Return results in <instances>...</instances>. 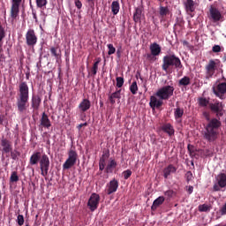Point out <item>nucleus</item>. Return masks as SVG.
Listing matches in <instances>:
<instances>
[{"label":"nucleus","instance_id":"nucleus-19","mask_svg":"<svg viewBox=\"0 0 226 226\" xmlns=\"http://www.w3.org/2000/svg\"><path fill=\"white\" fill-rule=\"evenodd\" d=\"M41 152H34L29 159V164L30 165H37L40 163V161L41 160Z\"/></svg>","mask_w":226,"mask_h":226},{"label":"nucleus","instance_id":"nucleus-32","mask_svg":"<svg viewBox=\"0 0 226 226\" xmlns=\"http://www.w3.org/2000/svg\"><path fill=\"white\" fill-rule=\"evenodd\" d=\"M77 158H79V154H77V151L71 148L68 152V158L67 159L72 160L73 162H77Z\"/></svg>","mask_w":226,"mask_h":226},{"label":"nucleus","instance_id":"nucleus-59","mask_svg":"<svg viewBox=\"0 0 226 226\" xmlns=\"http://www.w3.org/2000/svg\"><path fill=\"white\" fill-rule=\"evenodd\" d=\"M159 3H163L164 0H157Z\"/></svg>","mask_w":226,"mask_h":226},{"label":"nucleus","instance_id":"nucleus-30","mask_svg":"<svg viewBox=\"0 0 226 226\" xmlns=\"http://www.w3.org/2000/svg\"><path fill=\"white\" fill-rule=\"evenodd\" d=\"M100 63H102V58L101 57L96 58V61L94 62L91 69L92 77H94L96 73H98V64H100Z\"/></svg>","mask_w":226,"mask_h":226},{"label":"nucleus","instance_id":"nucleus-56","mask_svg":"<svg viewBox=\"0 0 226 226\" xmlns=\"http://www.w3.org/2000/svg\"><path fill=\"white\" fill-rule=\"evenodd\" d=\"M33 15H34V19L36 20V19H38L37 16H36V13L33 12Z\"/></svg>","mask_w":226,"mask_h":226},{"label":"nucleus","instance_id":"nucleus-20","mask_svg":"<svg viewBox=\"0 0 226 226\" xmlns=\"http://www.w3.org/2000/svg\"><path fill=\"white\" fill-rule=\"evenodd\" d=\"M165 202V197L163 196H159L157 199H155L152 204L151 209L152 211H156L162 204Z\"/></svg>","mask_w":226,"mask_h":226},{"label":"nucleus","instance_id":"nucleus-12","mask_svg":"<svg viewBox=\"0 0 226 226\" xmlns=\"http://www.w3.org/2000/svg\"><path fill=\"white\" fill-rule=\"evenodd\" d=\"M209 13L210 19L214 22H220V20H223V16L222 15V12H220V10L213 5L209 8Z\"/></svg>","mask_w":226,"mask_h":226},{"label":"nucleus","instance_id":"nucleus-45","mask_svg":"<svg viewBox=\"0 0 226 226\" xmlns=\"http://www.w3.org/2000/svg\"><path fill=\"white\" fill-rule=\"evenodd\" d=\"M9 153H11V158L12 159V160H17V158H18V156L20 154V153H19V151H17V150H11V152H9Z\"/></svg>","mask_w":226,"mask_h":226},{"label":"nucleus","instance_id":"nucleus-42","mask_svg":"<svg viewBox=\"0 0 226 226\" xmlns=\"http://www.w3.org/2000/svg\"><path fill=\"white\" fill-rule=\"evenodd\" d=\"M5 37H6V32L4 31V28L3 27V26L0 25V43L1 41H3V40H4Z\"/></svg>","mask_w":226,"mask_h":226},{"label":"nucleus","instance_id":"nucleus-60","mask_svg":"<svg viewBox=\"0 0 226 226\" xmlns=\"http://www.w3.org/2000/svg\"><path fill=\"white\" fill-rule=\"evenodd\" d=\"M139 79H140V80H142V78H141V77H140Z\"/></svg>","mask_w":226,"mask_h":226},{"label":"nucleus","instance_id":"nucleus-15","mask_svg":"<svg viewBox=\"0 0 226 226\" xmlns=\"http://www.w3.org/2000/svg\"><path fill=\"white\" fill-rule=\"evenodd\" d=\"M78 109L81 114H84V112H87V110L91 109V101H89L88 99H83L79 104Z\"/></svg>","mask_w":226,"mask_h":226},{"label":"nucleus","instance_id":"nucleus-6","mask_svg":"<svg viewBox=\"0 0 226 226\" xmlns=\"http://www.w3.org/2000/svg\"><path fill=\"white\" fill-rule=\"evenodd\" d=\"M41 174L46 177L49 176V169H50V159L47 154H43L41 157V161L39 162Z\"/></svg>","mask_w":226,"mask_h":226},{"label":"nucleus","instance_id":"nucleus-44","mask_svg":"<svg viewBox=\"0 0 226 226\" xmlns=\"http://www.w3.org/2000/svg\"><path fill=\"white\" fill-rule=\"evenodd\" d=\"M164 195L168 197V199H172V197L176 195V192L173 190H168L164 192Z\"/></svg>","mask_w":226,"mask_h":226},{"label":"nucleus","instance_id":"nucleus-29","mask_svg":"<svg viewBox=\"0 0 226 226\" xmlns=\"http://www.w3.org/2000/svg\"><path fill=\"white\" fill-rule=\"evenodd\" d=\"M119 10H121L119 1H113L111 4V12L113 15H117V13H119Z\"/></svg>","mask_w":226,"mask_h":226},{"label":"nucleus","instance_id":"nucleus-51","mask_svg":"<svg viewBox=\"0 0 226 226\" xmlns=\"http://www.w3.org/2000/svg\"><path fill=\"white\" fill-rule=\"evenodd\" d=\"M94 1L96 0H87V3H89V6L92 10H94Z\"/></svg>","mask_w":226,"mask_h":226},{"label":"nucleus","instance_id":"nucleus-39","mask_svg":"<svg viewBox=\"0 0 226 226\" xmlns=\"http://www.w3.org/2000/svg\"><path fill=\"white\" fill-rule=\"evenodd\" d=\"M109 153H104L102 154V156L101 157L100 161H99V165H104L105 166V163L107 162V159H109Z\"/></svg>","mask_w":226,"mask_h":226},{"label":"nucleus","instance_id":"nucleus-28","mask_svg":"<svg viewBox=\"0 0 226 226\" xmlns=\"http://www.w3.org/2000/svg\"><path fill=\"white\" fill-rule=\"evenodd\" d=\"M51 56L56 59V61H59L61 59V50L58 47H51L50 48Z\"/></svg>","mask_w":226,"mask_h":226},{"label":"nucleus","instance_id":"nucleus-57","mask_svg":"<svg viewBox=\"0 0 226 226\" xmlns=\"http://www.w3.org/2000/svg\"><path fill=\"white\" fill-rule=\"evenodd\" d=\"M183 45H188V41H183Z\"/></svg>","mask_w":226,"mask_h":226},{"label":"nucleus","instance_id":"nucleus-26","mask_svg":"<svg viewBox=\"0 0 226 226\" xmlns=\"http://www.w3.org/2000/svg\"><path fill=\"white\" fill-rule=\"evenodd\" d=\"M116 167H117V162H116V160H110L105 169L106 174H112Z\"/></svg>","mask_w":226,"mask_h":226},{"label":"nucleus","instance_id":"nucleus-2","mask_svg":"<svg viewBox=\"0 0 226 226\" xmlns=\"http://www.w3.org/2000/svg\"><path fill=\"white\" fill-rule=\"evenodd\" d=\"M16 100L18 112L23 116L29 107V86L26 81L19 83Z\"/></svg>","mask_w":226,"mask_h":226},{"label":"nucleus","instance_id":"nucleus-7","mask_svg":"<svg viewBox=\"0 0 226 226\" xmlns=\"http://www.w3.org/2000/svg\"><path fill=\"white\" fill-rule=\"evenodd\" d=\"M222 188H226V173H219L215 177L213 192H221Z\"/></svg>","mask_w":226,"mask_h":226},{"label":"nucleus","instance_id":"nucleus-47","mask_svg":"<svg viewBox=\"0 0 226 226\" xmlns=\"http://www.w3.org/2000/svg\"><path fill=\"white\" fill-rule=\"evenodd\" d=\"M124 179H130L132 177V171L130 170H124L123 172Z\"/></svg>","mask_w":226,"mask_h":226},{"label":"nucleus","instance_id":"nucleus-52","mask_svg":"<svg viewBox=\"0 0 226 226\" xmlns=\"http://www.w3.org/2000/svg\"><path fill=\"white\" fill-rule=\"evenodd\" d=\"M186 191L188 192L189 195H192V193H193V186L189 185Z\"/></svg>","mask_w":226,"mask_h":226},{"label":"nucleus","instance_id":"nucleus-48","mask_svg":"<svg viewBox=\"0 0 226 226\" xmlns=\"http://www.w3.org/2000/svg\"><path fill=\"white\" fill-rule=\"evenodd\" d=\"M212 52H215V53L222 52V47H220V45L213 46Z\"/></svg>","mask_w":226,"mask_h":226},{"label":"nucleus","instance_id":"nucleus-37","mask_svg":"<svg viewBox=\"0 0 226 226\" xmlns=\"http://www.w3.org/2000/svg\"><path fill=\"white\" fill-rule=\"evenodd\" d=\"M130 91L132 94H137V91H139V86H137V81H133L130 86Z\"/></svg>","mask_w":226,"mask_h":226},{"label":"nucleus","instance_id":"nucleus-3","mask_svg":"<svg viewBox=\"0 0 226 226\" xmlns=\"http://www.w3.org/2000/svg\"><path fill=\"white\" fill-rule=\"evenodd\" d=\"M171 96H174V87L169 85L164 86L157 90L155 96L152 95L150 97L149 105L151 109H160L163 105V100H169Z\"/></svg>","mask_w":226,"mask_h":226},{"label":"nucleus","instance_id":"nucleus-58","mask_svg":"<svg viewBox=\"0 0 226 226\" xmlns=\"http://www.w3.org/2000/svg\"><path fill=\"white\" fill-rule=\"evenodd\" d=\"M187 149H188L189 151H192V149L190 148V145H188Z\"/></svg>","mask_w":226,"mask_h":226},{"label":"nucleus","instance_id":"nucleus-22","mask_svg":"<svg viewBox=\"0 0 226 226\" xmlns=\"http://www.w3.org/2000/svg\"><path fill=\"white\" fill-rule=\"evenodd\" d=\"M41 125L43 126V128H50V126H52L50 119L49 118V116L45 114V112H43L41 115Z\"/></svg>","mask_w":226,"mask_h":226},{"label":"nucleus","instance_id":"nucleus-41","mask_svg":"<svg viewBox=\"0 0 226 226\" xmlns=\"http://www.w3.org/2000/svg\"><path fill=\"white\" fill-rule=\"evenodd\" d=\"M11 183H17L19 181V176L17 175L16 171H13L10 177Z\"/></svg>","mask_w":226,"mask_h":226},{"label":"nucleus","instance_id":"nucleus-8","mask_svg":"<svg viewBox=\"0 0 226 226\" xmlns=\"http://www.w3.org/2000/svg\"><path fill=\"white\" fill-rule=\"evenodd\" d=\"M213 93L217 98H220V100H225L226 82L218 83L215 87H213Z\"/></svg>","mask_w":226,"mask_h":226},{"label":"nucleus","instance_id":"nucleus-36","mask_svg":"<svg viewBox=\"0 0 226 226\" xmlns=\"http://www.w3.org/2000/svg\"><path fill=\"white\" fill-rule=\"evenodd\" d=\"M185 114V109L181 108H177L175 109V119H179L183 117V115Z\"/></svg>","mask_w":226,"mask_h":226},{"label":"nucleus","instance_id":"nucleus-35","mask_svg":"<svg viewBox=\"0 0 226 226\" xmlns=\"http://www.w3.org/2000/svg\"><path fill=\"white\" fill-rule=\"evenodd\" d=\"M169 7L160 6L159 8V14L162 19H163V17H167V15H169Z\"/></svg>","mask_w":226,"mask_h":226},{"label":"nucleus","instance_id":"nucleus-46","mask_svg":"<svg viewBox=\"0 0 226 226\" xmlns=\"http://www.w3.org/2000/svg\"><path fill=\"white\" fill-rule=\"evenodd\" d=\"M17 223L19 226L24 225V215H18V217H17Z\"/></svg>","mask_w":226,"mask_h":226},{"label":"nucleus","instance_id":"nucleus-9","mask_svg":"<svg viewBox=\"0 0 226 226\" xmlns=\"http://www.w3.org/2000/svg\"><path fill=\"white\" fill-rule=\"evenodd\" d=\"M99 204L100 195L96 193H92L87 202V207H89L90 211H96V209H98Z\"/></svg>","mask_w":226,"mask_h":226},{"label":"nucleus","instance_id":"nucleus-49","mask_svg":"<svg viewBox=\"0 0 226 226\" xmlns=\"http://www.w3.org/2000/svg\"><path fill=\"white\" fill-rule=\"evenodd\" d=\"M185 177H186V181L189 183V181H192V177H193V174L192 173V171H187L185 174Z\"/></svg>","mask_w":226,"mask_h":226},{"label":"nucleus","instance_id":"nucleus-17","mask_svg":"<svg viewBox=\"0 0 226 226\" xmlns=\"http://www.w3.org/2000/svg\"><path fill=\"white\" fill-rule=\"evenodd\" d=\"M177 171V168H176V166L169 164L168 167L164 168L162 171L164 179H168L170 174H176Z\"/></svg>","mask_w":226,"mask_h":226},{"label":"nucleus","instance_id":"nucleus-14","mask_svg":"<svg viewBox=\"0 0 226 226\" xmlns=\"http://www.w3.org/2000/svg\"><path fill=\"white\" fill-rule=\"evenodd\" d=\"M185 11L190 15V17H193V11H195V2L193 0H186L184 3Z\"/></svg>","mask_w":226,"mask_h":226},{"label":"nucleus","instance_id":"nucleus-43","mask_svg":"<svg viewBox=\"0 0 226 226\" xmlns=\"http://www.w3.org/2000/svg\"><path fill=\"white\" fill-rule=\"evenodd\" d=\"M124 84V78L117 77V87H121Z\"/></svg>","mask_w":226,"mask_h":226},{"label":"nucleus","instance_id":"nucleus-25","mask_svg":"<svg viewBox=\"0 0 226 226\" xmlns=\"http://www.w3.org/2000/svg\"><path fill=\"white\" fill-rule=\"evenodd\" d=\"M161 130H162L164 133H168L170 137H172V135H174V132H175L174 127L170 124H162V126L161 127Z\"/></svg>","mask_w":226,"mask_h":226},{"label":"nucleus","instance_id":"nucleus-10","mask_svg":"<svg viewBox=\"0 0 226 226\" xmlns=\"http://www.w3.org/2000/svg\"><path fill=\"white\" fill-rule=\"evenodd\" d=\"M26 45L28 47H34L38 43V36L33 29H29L26 34Z\"/></svg>","mask_w":226,"mask_h":226},{"label":"nucleus","instance_id":"nucleus-16","mask_svg":"<svg viewBox=\"0 0 226 226\" xmlns=\"http://www.w3.org/2000/svg\"><path fill=\"white\" fill-rule=\"evenodd\" d=\"M1 146L3 147L4 153H10L13 151V147L11 146V141H10L8 139L3 138L1 139Z\"/></svg>","mask_w":226,"mask_h":226},{"label":"nucleus","instance_id":"nucleus-27","mask_svg":"<svg viewBox=\"0 0 226 226\" xmlns=\"http://www.w3.org/2000/svg\"><path fill=\"white\" fill-rule=\"evenodd\" d=\"M140 19H142V7H137L133 13V21L137 24L140 22Z\"/></svg>","mask_w":226,"mask_h":226},{"label":"nucleus","instance_id":"nucleus-50","mask_svg":"<svg viewBox=\"0 0 226 226\" xmlns=\"http://www.w3.org/2000/svg\"><path fill=\"white\" fill-rule=\"evenodd\" d=\"M75 6L78 8V10H80L82 8V2H80V0H76Z\"/></svg>","mask_w":226,"mask_h":226},{"label":"nucleus","instance_id":"nucleus-21","mask_svg":"<svg viewBox=\"0 0 226 226\" xmlns=\"http://www.w3.org/2000/svg\"><path fill=\"white\" fill-rule=\"evenodd\" d=\"M150 51L152 56H160L162 53V47H160V44L154 42L150 45Z\"/></svg>","mask_w":226,"mask_h":226},{"label":"nucleus","instance_id":"nucleus-34","mask_svg":"<svg viewBox=\"0 0 226 226\" xmlns=\"http://www.w3.org/2000/svg\"><path fill=\"white\" fill-rule=\"evenodd\" d=\"M198 103L200 107H207V105H211V103H209V100L206 99L205 97H200L198 99Z\"/></svg>","mask_w":226,"mask_h":226},{"label":"nucleus","instance_id":"nucleus-4","mask_svg":"<svg viewBox=\"0 0 226 226\" xmlns=\"http://www.w3.org/2000/svg\"><path fill=\"white\" fill-rule=\"evenodd\" d=\"M170 68H175L177 72L183 69L181 59L174 54L166 55L162 58V70L163 72H169Z\"/></svg>","mask_w":226,"mask_h":226},{"label":"nucleus","instance_id":"nucleus-54","mask_svg":"<svg viewBox=\"0 0 226 226\" xmlns=\"http://www.w3.org/2000/svg\"><path fill=\"white\" fill-rule=\"evenodd\" d=\"M83 126H87V123L79 124L78 125V129L80 130Z\"/></svg>","mask_w":226,"mask_h":226},{"label":"nucleus","instance_id":"nucleus-53","mask_svg":"<svg viewBox=\"0 0 226 226\" xmlns=\"http://www.w3.org/2000/svg\"><path fill=\"white\" fill-rule=\"evenodd\" d=\"M155 56H153V54H147V59H148V61H153V59H154Z\"/></svg>","mask_w":226,"mask_h":226},{"label":"nucleus","instance_id":"nucleus-13","mask_svg":"<svg viewBox=\"0 0 226 226\" xmlns=\"http://www.w3.org/2000/svg\"><path fill=\"white\" fill-rule=\"evenodd\" d=\"M118 188H119V181L116 180V178L112 179L106 185L107 195H112V193H116Z\"/></svg>","mask_w":226,"mask_h":226},{"label":"nucleus","instance_id":"nucleus-55","mask_svg":"<svg viewBox=\"0 0 226 226\" xmlns=\"http://www.w3.org/2000/svg\"><path fill=\"white\" fill-rule=\"evenodd\" d=\"M99 170L102 171V170H105V166L103 164H99Z\"/></svg>","mask_w":226,"mask_h":226},{"label":"nucleus","instance_id":"nucleus-23","mask_svg":"<svg viewBox=\"0 0 226 226\" xmlns=\"http://www.w3.org/2000/svg\"><path fill=\"white\" fill-rule=\"evenodd\" d=\"M192 84V79L188 76H184L178 80V87H188Z\"/></svg>","mask_w":226,"mask_h":226},{"label":"nucleus","instance_id":"nucleus-40","mask_svg":"<svg viewBox=\"0 0 226 226\" xmlns=\"http://www.w3.org/2000/svg\"><path fill=\"white\" fill-rule=\"evenodd\" d=\"M107 47L109 49L108 56H112V54H116V48L113 44H108Z\"/></svg>","mask_w":226,"mask_h":226},{"label":"nucleus","instance_id":"nucleus-5","mask_svg":"<svg viewBox=\"0 0 226 226\" xmlns=\"http://www.w3.org/2000/svg\"><path fill=\"white\" fill-rule=\"evenodd\" d=\"M220 66V60L215 59H210L208 61V64L205 66L206 70V78L211 79L213 75H215L216 70H218V67Z\"/></svg>","mask_w":226,"mask_h":226},{"label":"nucleus","instance_id":"nucleus-11","mask_svg":"<svg viewBox=\"0 0 226 226\" xmlns=\"http://www.w3.org/2000/svg\"><path fill=\"white\" fill-rule=\"evenodd\" d=\"M20 4H22V0H11V19H17V17H19V13L20 12Z\"/></svg>","mask_w":226,"mask_h":226},{"label":"nucleus","instance_id":"nucleus-38","mask_svg":"<svg viewBox=\"0 0 226 226\" xmlns=\"http://www.w3.org/2000/svg\"><path fill=\"white\" fill-rule=\"evenodd\" d=\"M36 3V6L37 8H45V6H47L48 4V1L47 0H35Z\"/></svg>","mask_w":226,"mask_h":226},{"label":"nucleus","instance_id":"nucleus-31","mask_svg":"<svg viewBox=\"0 0 226 226\" xmlns=\"http://www.w3.org/2000/svg\"><path fill=\"white\" fill-rule=\"evenodd\" d=\"M75 163H77V162H75L72 159H67L65 161V163L63 164L64 170H68L69 169H72V167H73V165H75Z\"/></svg>","mask_w":226,"mask_h":226},{"label":"nucleus","instance_id":"nucleus-24","mask_svg":"<svg viewBox=\"0 0 226 226\" xmlns=\"http://www.w3.org/2000/svg\"><path fill=\"white\" fill-rule=\"evenodd\" d=\"M109 103L114 105L116 103V100H121V89L117 90L115 93L111 94L109 96Z\"/></svg>","mask_w":226,"mask_h":226},{"label":"nucleus","instance_id":"nucleus-1","mask_svg":"<svg viewBox=\"0 0 226 226\" xmlns=\"http://www.w3.org/2000/svg\"><path fill=\"white\" fill-rule=\"evenodd\" d=\"M209 109L213 114H215L216 118H210L207 111L203 112L205 119L208 122L205 126L203 137L207 142H215L218 139V135H220V128L222 127L220 117H223L225 110L223 109V104L220 102L210 103Z\"/></svg>","mask_w":226,"mask_h":226},{"label":"nucleus","instance_id":"nucleus-33","mask_svg":"<svg viewBox=\"0 0 226 226\" xmlns=\"http://www.w3.org/2000/svg\"><path fill=\"white\" fill-rule=\"evenodd\" d=\"M200 213H209L211 211V205L202 204L198 207Z\"/></svg>","mask_w":226,"mask_h":226},{"label":"nucleus","instance_id":"nucleus-18","mask_svg":"<svg viewBox=\"0 0 226 226\" xmlns=\"http://www.w3.org/2000/svg\"><path fill=\"white\" fill-rule=\"evenodd\" d=\"M40 105H41V98L40 95H33L31 100V107L33 110H39Z\"/></svg>","mask_w":226,"mask_h":226}]
</instances>
